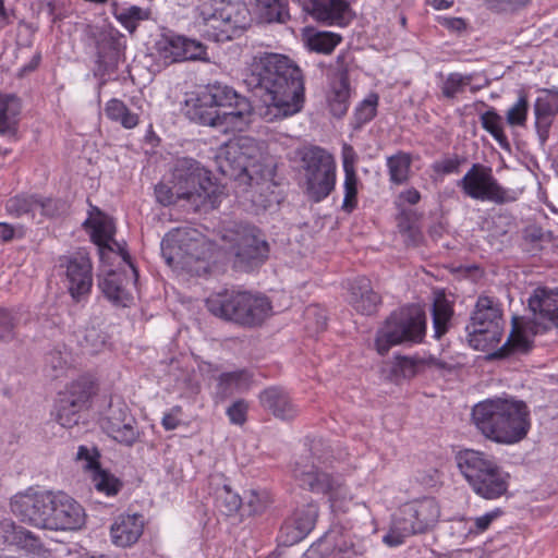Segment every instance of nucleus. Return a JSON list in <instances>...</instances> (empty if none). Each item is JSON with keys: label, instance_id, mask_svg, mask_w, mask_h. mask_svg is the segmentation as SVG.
I'll list each match as a JSON object with an SVG mask.
<instances>
[{"label": "nucleus", "instance_id": "obj_29", "mask_svg": "<svg viewBox=\"0 0 558 558\" xmlns=\"http://www.w3.org/2000/svg\"><path fill=\"white\" fill-rule=\"evenodd\" d=\"M143 531L144 518L142 514H120L110 527L111 542L118 547H131L137 543Z\"/></svg>", "mask_w": 558, "mask_h": 558}, {"label": "nucleus", "instance_id": "obj_33", "mask_svg": "<svg viewBox=\"0 0 558 558\" xmlns=\"http://www.w3.org/2000/svg\"><path fill=\"white\" fill-rule=\"evenodd\" d=\"M96 392V383L88 376H81L68 385L60 398L69 400L70 404L85 409Z\"/></svg>", "mask_w": 558, "mask_h": 558}, {"label": "nucleus", "instance_id": "obj_26", "mask_svg": "<svg viewBox=\"0 0 558 558\" xmlns=\"http://www.w3.org/2000/svg\"><path fill=\"white\" fill-rule=\"evenodd\" d=\"M303 10L314 20L328 25H343L350 10L347 0H302Z\"/></svg>", "mask_w": 558, "mask_h": 558}, {"label": "nucleus", "instance_id": "obj_25", "mask_svg": "<svg viewBox=\"0 0 558 558\" xmlns=\"http://www.w3.org/2000/svg\"><path fill=\"white\" fill-rule=\"evenodd\" d=\"M86 230H90V239L97 245L100 260L105 262L110 252H113L111 241L116 234L113 219L90 205L87 219L83 222Z\"/></svg>", "mask_w": 558, "mask_h": 558}, {"label": "nucleus", "instance_id": "obj_60", "mask_svg": "<svg viewBox=\"0 0 558 558\" xmlns=\"http://www.w3.org/2000/svg\"><path fill=\"white\" fill-rule=\"evenodd\" d=\"M353 62V56L350 51H341L335 61L336 81H349V68Z\"/></svg>", "mask_w": 558, "mask_h": 558}, {"label": "nucleus", "instance_id": "obj_43", "mask_svg": "<svg viewBox=\"0 0 558 558\" xmlns=\"http://www.w3.org/2000/svg\"><path fill=\"white\" fill-rule=\"evenodd\" d=\"M150 12L137 5L116 9L114 17L130 33L134 34L142 21L149 19Z\"/></svg>", "mask_w": 558, "mask_h": 558}, {"label": "nucleus", "instance_id": "obj_27", "mask_svg": "<svg viewBox=\"0 0 558 558\" xmlns=\"http://www.w3.org/2000/svg\"><path fill=\"white\" fill-rule=\"evenodd\" d=\"M258 399L262 408L279 420H293L299 414L298 405L292 401L289 393L279 386L265 388L259 392Z\"/></svg>", "mask_w": 558, "mask_h": 558}, {"label": "nucleus", "instance_id": "obj_42", "mask_svg": "<svg viewBox=\"0 0 558 558\" xmlns=\"http://www.w3.org/2000/svg\"><path fill=\"white\" fill-rule=\"evenodd\" d=\"M141 434L136 418L131 413L117 428H111L108 436L120 445L131 448L140 440Z\"/></svg>", "mask_w": 558, "mask_h": 558}, {"label": "nucleus", "instance_id": "obj_38", "mask_svg": "<svg viewBox=\"0 0 558 558\" xmlns=\"http://www.w3.org/2000/svg\"><path fill=\"white\" fill-rule=\"evenodd\" d=\"M412 161V155L403 150H399L387 157L386 166L388 169L389 181L396 185L405 184L411 177Z\"/></svg>", "mask_w": 558, "mask_h": 558}, {"label": "nucleus", "instance_id": "obj_32", "mask_svg": "<svg viewBox=\"0 0 558 558\" xmlns=\"http://www.w3.org/2000/svg\"><path fill=\"white\" fill-rule=\"evenodd\" d=\"M98 286L104 295L114 305L126 306L131 300L130 293L124 286V275L116 270H109Z\"/></svg>", "mask_w": 558, "mask_h": 558}, {"label": "nucleus", "instance_id": "obj_18", "mask_svg": "<svg viewBox=\"0 0 558 558\" xmlns=\"http://www.w3.org/2000/svg\"><path fill=\"white\" fill-rule=\"evenodd\" d=\"M367 545L360 538H352L338 530L326 532L312 544L302 558H364Z\"/></svg>", "mask_w": 558, "mask_h": 558}, {"label": "nucleus", "instance_id": "obj_22", "mask_svg": "<svg viewBox=\"0 0 558 558\" xmlns=\"http://www.w3.org/2000/svg\"><path fill=\"white\" fill-rule=\"evenodd\" d=\"M201 233L191 228H177L169 231L161 241L162 256L169 265L184 258L197 259L199 256Z\"/></svg>", "mask_w": 558, "mask_h": 558}, {"label": "nucleus", "instance_id": "obj_2", "mask_svg": "<svg viewBox=\"0 0 558 558\" xmlns=\"http://www.w3.org/2000/svg\"><path fill=\"white\" fill-rule=\"evenodd\" d=\"M253 113L251 101L233 87L214 82L185 100V114L202 125L242 131Z\"/></svg>", "mask_w": 558, "mask_h": 558}, {"label": "nucleus", "instance_id": "obj_14", "mask_svg": "<svg viewBox=\"0 0 558 558\" xmlns=\"http://www.w3.org/2000/svg\"><path fill=\"white\" fill-rule=\"evenodd\" d=\"M304 170L306 194L315 203L322 202L335 190L336 162L331 154L319 146L300 151Z\"/></svg>", "mask_w": 558, "mask_h": 558}, {"label": "nucleus", "instance_id": "obj_44", "mask_svg": "<svg viewBox=\"0 0 558 558\" xmlns=\"http://www.w3.org/2000/svg\"><path fill=\"white\" fill-rule=\"evenodd\" d=\"M130 414L131 411L123 401L111 400L106 414L100 418V427L107 435H109L111 433V428H117Z\"/></svg>", "mask_w": 558, "mask_h": 558}, {"label": "nucleus", "instance_id": "obj_24", "mask_svg": "<svg viewBox=\"0 0 558 558\" xmlns=\"http://www.w3.org/2000/svg\"><path fill=\"white\" fill-rule=\"evenodd\" d=\"M97 63L102 74L112 73L125 60L126 39L117 28L102 29L96 40Z\"/></svg>", "mask_w": 558, "mask_h": 558}, {"label": "nucleus", "instance_id": "obj_20", "mask_svg": "<svg viewBox=\"0 0 558 558\" xmlns=\"http://www.w3.org/2000/svg\"><path fill=\"white\" fill-rule=\"evenodd\" d=\"M85 510L76 500L61 492L52 493L45 529L75 531L85 524Z\"/></svg>", "mask_w": 558, "mask_h": 558}, {"label": "nucleus", "instance_id": "obj_7", "mask_svg": "<svg viewBox=\"0 0 558 558\" xmlns=\"http://www.w3.org/2000/svg\"><path fill=\"white\" fill-rule=\"evenodd\" d=\"M205 305L211 315L248 328L260 326L272 308L267 296L233 289L211 293Z\"/></svg>", "mask_w": 558, "mask_h": 558}, {"label": "nucleus", "instance_id": "obj_5", "mask_svg": "<svg viewBox=\"0 0 558 558\" xmlns=\"http://www.w3.org/2000/svg\"><path fill=\"white\" fill-rule=\"evenodd\" d=\"M529 308L534 314V319L519 320L513 318L512 330L507 341L496 351L489 354V359L499 360L511 353H527L533 347V337L539 332L541 323L537 318L547 320L558 327V290L545 287L536 288L529 298Z\"/></svg>", "mask_w": 558, "mask_h": 558}, {"label": "nucleus", "instance_id": "obj_55", "mask_svg": "<svg viewBox=\"0 0 558 558\" xmlns=\"http://www.w3.org/2000/svg\"><path fill=\"white\" fill-rule=\"evenodd\" d=\"M37 210L47 218H53L64 211V203L60 199L43 197L37 194Z\"/></svg>", "mask_w": 558, "mask_h": 558}, {"label": "nucleus", "instance_id": "obj_57", "mask_svg": "<svg viewBox=\"0 0 558 558\" xmlns=\"http://www.w3.org/2000/svg\"><path fill=\"white\" fill-rule=\"evenodd\" d=\"M9 526L12 527V536L11 538L7 539L8 542L16 544L21 547L35 548L38 546L39 541L31 531H27L22 526H16L13 523H11Z\"/></svg>", "mask_w": 558, "mask_h": 558}, {"label": "nucleus", "instance_id": "obj_35", "mask_svg": "<svg viewBox=\"0 0 558 558\" xmlns=\"http://www.w3.org/2000/svg\"><path fill=\"white\" fill-rule=\"evenodd\" d=\"M434 337L440 339L451 325L453 305L444 293H438L433 303Z\"/></svg>", "mask_w": 558, "mask_h": 558}, {"label": "nucleus", "instance_id": "obj_63", "mask_svg": "<svg viewBox=\"0 0 558 558\" xmlns=\"http://www.w3.org/2000/svg\"><path fill=\"white\" fill-rule=\"evenodd\" d=\"M36 31L37 27L34 26L32 23L21 21L17 26V44L23 45L25 47H29L32 45V39Z\"/></svg>", "mask_w": 558, "mask_h": 558}, {"label": "nucleus", "instance_id": "obj_53", "mask_svg": "<svg viewBox=\"0 0 558 558\" xmlns=\"http://www.w3.org/2000/svg\"><path fill=\"white\" fill-rule=\"evenodd\" d=\"M523 244L524 250L529 253L535 254L543 250V242L545 240V233L538 226H527L523 230Z\"/></svg>", "mask_w": 558, "mask_h": 558}, {"label": "nucleus", "instance_id": "obj_61", "mask_svg": "<svg viewBox=\"0 0 558 558\" xmlns=\"http://www.w3.org/2000/svg\"><path fill=\"white\" fill-rule=\"evenodd\" d=\"M248 405L240 399L227 409V415L232 424L243 425L246 422Z\"/></svg>", "mask_w": 558, "mask_h": 558}, {"label": "nucleus", "instance_id": "obj_50", "mask_svg": "<svg viewBox=\"0 0 558 558\" xmlns=\"http://www.w3.org/2000/svg\"><path fill=\"white\" fill-rule=\"evenodd\" d=\"M357 185L359 178L356 172L344 173L342 209L348 214L352 213L357 207Z\"/></svg>", "mask_w": 558, "mask_h": 558}, {"label": "nucleus", "instance_id": "obj_40", "mask_svg": "<svg viewBox=\"0 0 558 558\" xmlns=\"http://www.w3.org/2000/svg\"><path fill=\"white\" fill-rule=\"evenodd\" d=\"M105 114L109 120L121 124L124 129H133L140 122L138 114L131 111L122 100L117 98L106 102Z\"/></svg>", "mask_w": 558, "mask_h": 558}, {"label": "nucleus", "instance_id": "obj_15", "mask_svg": "<svg viewBox=\"0 0 558 558\" xmlns=\"http://www.w3.org/2000/svg\"><path fill=\"white\" fill-rule=\"evenodd\" d=\"M468 341L475 350L487 351L502 338V311L492 298L480 296L466 325Z\"/></svg>", "mask_w": 558, "mask_h": 558}, {"label": "nucleus", "instance_id": "obj_62", "mask_svg": "<svg viewBox=\"0 0 558 558\" xmlns=\"http://www.w3.org/2000/svg\"><path fill=\"white\" fill-rule=\"evenodd\" d=\"M464 161V158H460L458 155L451 158H445L441 161L435 163L434 169L437 172L444 174L457 173L459 172L461 163Z\"/></svg>", "mask_w": 558, "mask_h": 558}, {"label": "nucleus", "instance_id": "obj_49", "mask_svg": "<svg viewBox=\"0 0 558 558\" xmlns=\"http://www.w3.org/2000/svg\"><path fill=\"white\" fill-rule=\"evenodd\" d=\"M274 502L271 494L266 489H252L246 496L245 505L250 514H262Z\"/></svg>", "mask_w": 558, "mask_h": 558}, {"label": "nucleus", "instance_id": "obj_16", "mask_svg": "<svg viewBox=\"0 0 558 558\" xmlns=\"http://www.w3.org/2000/svg\"><path fill=\"white\" fill-rule=\"evenodd\" d=\"M457 186L464 196L481 202H492L504 205L515 202L518 195L514 191L504 187L495 178L489 166L475 162L457 181Z\"/></svg>", "mask_w": 558, "mask_h": 558}, {"label": "nucleus", "instance_id": "obj_13", "mask_svg": "<svg viewBox=\"0 0 558 558\" xmlns=\"http://www.w3.org/2000/svg\"><path fill=\"white\" fill-rule=\"evenodd\" d=\"M292 473L301 487L328 495L333 511H345L344 506L352 500V494L341 475L320 471L314 463L310 464L307 458L295 461Z\"/></svg>", "mask_w": 558, "mask_h": 558}, {"label": "nucleus", "instance_id": "obj_59", "mask_svg": "<svg viewBox=\"0 0 558 558\" xmlns=\"http://www.w3.org/2000/svg\"><path fill=\"white\" fill-rule=\"evenodd\" d=\"M393 366V373L402 376L403 378H412L417 373V365L424 363L423 360H414L409 356H397Z\"/></svg>", "mask_w": 558, "mask_h": 558}, {"label": "nucleus", "instance_id": "obj_41", "mask_svg": "<svg viewBox=\"0 0 558 558\" xmlns=\"http://www.w3.org/2000/svg\"><path fill=\"white\" fill-rule=\"evenodd\" d=\"M480 120L482 128L495 138L501 148H510L509 140L504 132L502 117L494 108L482 113Z\"/></svg>", "mask_w": 558, "mask_h": 558}, {"label": "nucleus", "instance_id": "obj_12", "mask_svg": "<svg viewBox=\"0 0 558 558\" xmlns=\"http://www.w3.org/2000/svg\"><path fill=\"white\" fill-rule=\"evenodd\" d=\"M170 183L177 187V193L181 194L183 199L195 207L210 202L216 190L210 171L191 157H181L174 161Z\"/></svg>", "mask_w": 558, "mask_h": 558}, {"label": "nucleus", "instance_id": "obj_28", "mask_svg": "<svg viewBox=\"0 0 558 558\" xmlns=\"http://www.w3.org/2000/svg\"><path fill=\"white\" fill-rule=\"evenodd\" d=\"M349 303L362 315L375 314L380 304V295L374 291L372 282L366 277H356L348 283Z\"/></svg>", "mask_w": 558, "mask_h": 558}, {"label": "nucleus", "instance_id": "obj_10", "mask_svg": "<svg viewBox=\"0 0 558 558\" xmlns=\"http://www.w3.org/2000/svg\"><path fill=\"white\" fill-rule=\"evenodd\" d=\"M426 332L425 313L416 307L392 312L377 330L375 347L380 355L398 344L421 343Z\"/></svg>", "mask_w": 558, "mask_h": 558}, {"label": "nucleus", "instance_id": "obj_31", "mask_svg": "<svg viewBox=\"0 0 558 558\" xmlns=\"http://www.w3.org/2000/svg\"><path fill=\"white\" fill-rule=\"evenodd\" d=\"M546 96H539L534 104L535 128L539 140L544 143L549 135V129L555 116L558 113V101L550 98V95L558 96L557 88H545L542 90Z\"/></svg>", "mask_w": 558, "mask_h": 558}, {"label": "nucleus", "instance_id": "obj_8", "mask_svg": "<svg viewBox=\"0 0 558 558\" xmlns=\"http://www.w3.org/2000/svg\"><path fill=\"white\" fill-rule=\"evenodd\" d=\"M251 13L245 4L213 7L201 2L196 25L202 36L215 43H226L239 37L251 25Z\"/></svg>", "mask_w": 558, "mask_h": 558}, {"label": "nucleus", "instance_id": "obj_47", "mask_svg": "<svg viewBox=\"0 0 558 558\" xmlns=\"http://www.w3.org/2000/svg\"><path fill=\"white\" fill-rule=\"evenodd\" d=\"M82 410V408L70 404L69 400L60 398L56 405V420L62 427L71 428L78 424Z\"/></svg>", "mask_w": 558, "mask_h": 558}, {"label": "nucleus", "instance_id": "obj_3", "mask_svg": "<svg viewBox=\"0 0 558 558\" xmlns=\"http://www.w3.org/2000/svg\"><path fill=\"white\" fill-rule=\"evenodd\" d=\"M471 422L485 439L506 446L525 439L532 426L527 404L513 397H494L477 402L472 408Z\"/></svg>", "mask_w": 558, "mask_h": 558}, {"label": "nucleus", "instance_id": "obj_54", "mask_svg": "<svg viewBox=\"0 0 558 558\" xmlns=\"http://www.w3.org/2000/svg\"><path fill=\"white\" fill-rule=\"evenodd\" d=\"M17 323L19 318L12 311L0 308V341L10 342L15 339Z\"/></svg>", "mask_w": 558, "mask_h": 558}, {"label": "nucleus", "instance_id": "obj_58", "mask_svg": "<svg viewBox=\"0 0 558 558\" xmlns=\"http://www.w3.org/2000/svg\"><path fill=\"white\" fill-rule=\"evenodd\" d=\"M177 187L168 183L160 182L155 186V196L159 204L162 206H169L175 204L179 199H183V196L177 193Z\"/></svg>", "mask_w": 558, "mask_h": 558}, {"label": "nucleus", "instance_id": "obj_56", "mask_svg": "<svg viewBox=\"0 0 558 558\" xmlns=\"http://www.w3.org/2000/svg\"><path fill=\"white\" fill-rule=\"evenodd\" d=\"M99 458L100 452L96 447L89 448L87 446L82 445L77 448L76 460L84 461V469L90 471L92 473L101 468Z\"/></svg>", "mask_w": 558, "mask_h": 558}, {"label": "nucleus", "instance_id": "obj_48", "mask_svg": "<svg viewBox=\"0 0 558 558\" xmlns=\"http://www.w3.org/2000/svg\"><path fill=\"white\" fill-rule=\"evenodd\" d=\"M473 80L472 74L463 75L461 73H450L445 80L441 86V94L447 99H453L460 93H462Z\"/></svg>", "mask_w": 558, "mask_h": 558}, {"label": "nucleus", "instance_id": "obj_46", "mask_svg": "<svg viewBox=\"0 0 558 558\" xmlns=\"http://www.w3.org/2000/svg\"><path fill=\"white\" fill-rule=\"evenodd\" d=\"M92 481L99 493L116 496L122 489L123 483L107 470L99 468L92 473Z\"/></svg>", "mask_w": 558, "mask_h": 558}, {"label": "nucleus", "instance_id": "obj_30", "mask_svg": "<svg viewBox=\"0 0 558 558\" xmlns=\"http://www.w3.org/2000/svg\"><path fill=\"white\" fill-rule=\"evenodd\" d=\"M22 105L14 95H0V136L15 143L20 136Z\"/></svg>", "mask_w": 558, "mask_h": 558}, {"label": "nucleus", "instance_id": "obj_45", "mask_svg": "<svg viewBox=\"0 0 558 558\" xmlns=\"http://www.w3.org/2000/svg\"><path fill=\"white\" fill-rule=\"evenodd\" d=\"M215 506L226 515L235 513L242 506V498L227 484L215 492Z\"/></svg>", "mask_w": 558, "mask_h": 558}, {"label": "nucleus", "instance_id": "obj_37", "mask_svg": "<svg viewBox=\"0 0 558 558\" xmlns=\"http://www.w3.org/2000/svg\"><path fill=\"white\" fill-rule=\"evenodd\" d=\"M252 375L246 369L222 373L218 377L217 393L226 399L236 391L248 388Z\"/></svg>", "mask_w": 558, "mask_h": 558}, {"label": "nucleus", "instance_id": "obj_17", "mask_svg": "<svg viewBox=\"0 0 558 558\" xmlns=\"http://www.w3.org/2000/svg\"><path fill=\"white\" fill-rule=\"evenodd\" d=\"M57 269L74 302L87 299L93 287V264L87 252L80 250L59 256Z\"/></svg>", "mask_w": 558, "mask_h": 558}, {"label": "nucleus", "instance_id": "obj_9", "mask_svg": "<svg viewBox=\"0 0 558 558\" xmlns=\"http://www.w3.org/2000/svg\"><path fill=\"white\" fill-rule=\"evenodd\" d=\"M227 252L233 256V267L241 271H252L260 267L269 257V243L263 231L254 225L236 222L221 235Z\"/></svg>", "mask_w": 558, "mask_h": 558}, {"label": "nucleus", "instance_id": "obj_11", "mask_svg": "<svg viewBox=\"0 0 558 558\" xmlns=\"http://www.w3.org/2000/svg\"><path fill=\"white\" fill-rule=\"evenodd\" d=\"M440 517V508L434 498H423L403 505L393 520L390 531L383 537L388 546H399L405 538L433 529Z\"/></svg>", "mask_w": 558, "mask_h": 558}, {"label": "nucleus", "instance_id": "obj_64", "mask_svg": "<svg viewBox=\"0 0 558 558\" xmlns=\"http://www.w3.org/2000/svg\"><path fill=\"white\" fill-rule=\"evenodd\" d=\"M341 155L344 173L356 172L355 162L357 160V155L354 148L350 144L344 143L342 145Z\"/></svg>", "mask_w": 558, "mask_h": 558}, {"label": "nucleus", "instance_id": "obj_19", "mask_svg": "<svg viewBox=\"0 0 558 558\" xmlns=\"http://www.w3.org/2000/svg\"><path fill=\"white\" fill-rule=\"evenodd\" d=\"M51 496V492H36L29 488L11 498V511L23 523L45 529L47 517L49 515Z\"/></svg>", "mask_w": 558, "mask_h": 558}, {"label": "nucleus", "instance_id": "obj_1", "mask_svg": "<svg viewBox=\"0 0 558 558\" xmlns=\"http://www.w3.org/2000/svg\"><path fill=\"white\" fill-rule=\"evenodd\" d=\"M244 83L264 98L265 106L259 114L267 122L294 116L303 108L302 71L284 54L259 52L254 56Z\"/></svg>", "mask_w": 558, "mask_h": 558}, {"label": "nucleus", "instance_id": "obj_23", "mask_svg": "<svg viewBox=\"0 0 558 558\" xmlns=\"http://www.w3.org/2000/svg\"><path fill=\"white\" fill-rule=\"evenodd\" d=\"M318 518V505L308 502L296 508L288 517L279 531L278 542L283 546H292L304 539L314 529Z\"/></svg>", "mask_w": 558, "mask_h": 558}, {"label": "nucleus", "instance_id": "obj_52", "mask_svg": "<svg viewBox=\"0 0 558 558\" xmlns=\"http://www.w3.org/2000/svg\"><path fill=\"white\" fill-rule=\"evenodd\" d=\"M529 100L526 94L522 93L517 102L509 108L506 114L507 123L511 126H523L527 119Z\"/></svg>", "mask_w": 558, "mask_h": 558}, {"label": "nucleus", "instance_id": "obj_39", "mask_svg": "<svg viewBox=\"0 0 558 558\" xmlns=\"http://www.w3.org/2000/svg\"><path fill=\"white\" fill-rule=\"evenodd\" d=\"M330 112L336 118H342L350 106V82L336 81L331 82V89L328 97Z\"/></svg>", "mask_w": 558, "mask_h": 558}, {"label": "nucleus", "instance_id": "obj_51", "mask_svg": "<svg viewBox=\"0 0 558 558\" xmlns=\"http://www.w3.org/2000/svg\"><path fill=\"white\" fill-rule=\"evenodd\" d=\"M378 104V96L371 95L364 99L354 112V128L360 129L376 116V108Z\"/></svg>", "mask_w": 558, "mask_h": 558}, {"label": "nucleus", "instance_id": "obj_34", "mask_svg": "<svg viewBox=\"0 0 558 558\" xmlns=\"http://www.w3.org/2000/svg\"><path fill=\"white\" fill-rule=\"evenodd\" d=\"M303 40L310 51L329 54L341 43L342 37L332 32L305 29Z\"/></svg>", "mask_w": 558, "mask_h": 558}, {"label": "nucleus", "instance_id": "obj_21", "mask_svg": "<svg viewBox=\"0 0 558 558\" xmlns=\"http://www.w3.org/2000/svg\"><path fill=\"white\" fill-rule=\"evenodd\" d=\"M155 47L166 63L206 59V47L201 41L173 32L162 34Z\"/></svg>", "mask_w": 558, "mask_h": 558}, {"label": "nucleus", "instance_id": "obj_4", "mask_svg": "<svg viewBox=\"0 0 558 558\" xmlns=\"http://www.w3.org/2000/svg\"><path fill=\"white\" fill-rule=\"evenodd\" d=\"M217 170L235 182L243 192L259 189L274 178V168L253 138H241L219 149Z\"/></svg>", "mask_w": 558, "mask_h": 558}, {"label": "nucleus", "instance_id": "obj_6", "mask_svg": "<svg viewBox=\"0 0 558 558\" xmlns=\"http://www.w3.org/2000/svg\"><path fill=\"white\" fill-rule=\"evenodd\" d=\"M457 465L475 495L486 500L506 496L511 475L486 452L464 449L458 452Z\"/></svg>", "mask_w": 558, "mask_h": 558}, {"label": "nucleus", "instance_id": "obj_36", "mask_svg": "<svg viewBox=\"0 0 558 558\" xmlns=\"http://www.w3.org/2000/svg\"><path fill=\"white\" fill-rule=\"evenodd\" d=\"M4 209L7 215L12 218H34L37 211V194L17 193L5 201Z\"/></svg>", "mask_w": 558, "mask_h": 558}]
</instances>
